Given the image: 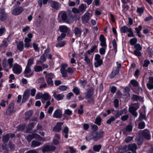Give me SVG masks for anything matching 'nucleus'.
Wrapping results in <instances>:
<instances>
[{
  "mask_svg": "<svg viewBox=\"0 0 153 153\" xmlns=\"http://www.w3.org/2000/svg\"><path fill=\"white\" fill-rule=\"evenodd\" d=\"M34 124L33 123H29L27 127V130H31L34 127Z\"/></svg>",
  "mask_w": 153,
  "mask_h": 153,
  "instance_id": "a19ab883",
  "label": "nucleus"
},
{
  "mask_svg": "<svg viewBox=\"0 0 153 153\" xmlns=\"http://www.w3.org/2000/svg\"><path fill=\"white\" fill-rule=\"evenodd\" d=\"M136 142L138 145H140L143 143V140L141 137H137L136 138Z\"/></svg>",
  "mask_w": 153,
  "mask_h": 153,
  "instance_id": "58836bf2",
  "label": "nucleus"
},
{
  "mask_svg": "<svg viewBox=\"0 0 153 153\" xmlns=\"http://www.w3.org/2000/svg\"><path fill=\"white\" fill-rule=\"evenodd\" d=\"M34 69L36 72H40L42 71V67L40 66H35Z\"/></svg>",
  "mask_w": 153,
  "mask_h": 153,
  "instance_id": "c9c22d12",
  "label": "nucleus"
},
{
  "mask_svg": "<svg viewBox=\"0 0 153 153\" xmlns=\"http://www.w3.org/2000/svg\"><path fill=\"white\" fill-rule=\"evenodd\" d=\"M73 91L76 95H78L79 94V90L77 87H74Z\"/></svg>",
  "mask_w": 153,
  "mask_h": 153,
  "instance_id": "49530a36",
  "label": "nucleus"
},
{
  "mask_svg": "<svg viewBox=\"0 0 153 153\" xmlns=\"http://www.w3.org/2000/svg\"><path fill=\"white\" fill-rule=\"evenodd\" d=\"M2 65L4 68H6L8 66V65L7 63V60L6 59H4L2 61Z\"/></svg>",
  "mask_w": 153,
  "mask_h": 153,
  "instance_id": "3c124183",
  "label": "nucleus"
},
{
  "mask_svg": "<svg viewBox=\"0 0 153 153\" xmlns=\"http://www.w3.org/2000/svg\"><path fill=\"white\" fill-rule=\"evenodd\" d=\"M119 70L118 68H114L112 70L111 73L110 75V78H113L119 73Z\"/></svg>",
  "mask_w": 153,
  "mask_h": 153,
  "instance_id": "f3484780",
  "label": "nucleus"
},
{
  "mask_svg": "<svg viewBox=\"0 0 153 153\" xmlns=\"http://www.w3.org/2000/svg\"><path fill=\"white\" fill-rule=\"evenodd\" d=\"M14 103L12 102L8 106V107L6 110L5 114L7 115H11L13 114L15 111L14 110Z\"/></svg>",
  "mask_w": 153,
  "mask_h": 153,
  "instance_id": "39448f33",
  "label": "nucleus"
},
{
  "mask_svg": "<svg viewBox=\"0 0 153 153\" xmlns=\"http://www.w3.org/2000/svg\"><path fill=\"white\" fill-rule=\"evenodd\" d=\"M115 120V118L114 117H112L107 120L106 123L107 124H110L112 122L114 121Z\"/></svg>",
  "mask_w": 153,
  "mask_h": 153,
  "instance_id": "69168bd1",
  "label": "nucleus"
},
{
  "mask_svg": "<svg viewBox=\"0 0 153 153\" xmlns=\"http://www.w3.org/2000/svg\"><path fill=\"white\" fill-rule=\"evenodd\" d=\"M102 121V119L100 117L97 116L94 122V123L97 124L98 126H100L101 125V122Z\"/></svg>",
  "mask_w": 153,
  "mask_h": 153,
  "instance_id": "c85d7f7f",
  "label": "nucleus"
},
{
  "mask_svg": "<svg viewBox=\"0 0 153 153\" xmlns=\"http://www.w3.org/2000/svg\"><path fill=\"white\" fill-rule=\"evenodd\" d=\"M101 145L100 144L94 145L93 147V149L95 152H99L101 148Z\"/></svg>",
  "mask_w": 153,
  "mask_h": 153,
  "instance_id": "bb28decb",
  "label": "nucleus"
},
{
  "mask_svg": "<svg viewBox=\"0 0 153 153\" xmlns=\"http://www.w3.org/2000/svg\"><path fill=\"white\" fill-rule=\"evenodd\" d=\"M131 83L134 87H137L138 85V83L136 80L134 79L131 80Z\"/></svg>",
  "mask_w": 153,
  "mask_h": 153,
  "instance_id": "a18cd8bd",
  "label": "nucleus"
},
{
  "mask_svg": "<svg viewBox=\"0 0 153 153\" xmlns=\"http://www.w3.org/2000/svg\"><path fill=\"white\" fill-rule=\"evenodd\" d=\"M139 108L138 104L137 103H134L129 108L128 111L133 116L136 117L137 115V113L136 111Z\"/></svg>",
  "mask_w": 153,
  "mask_h": 153,
  "instance_id": "f03ea898",
  "label": "nucleus"
},
{
  "mask_svg": "<svg viewBox=\"0 0 153 153\" xmlns=\"http://www.w3.org/2000/svg\"><path fill=\"white\" fill-rule=\"evenodd\" d=\"M24 11L23 7L20 6L14 9L12 11V13L14 16H17L21 14Z\"/></svg>",
  "mask_w": 153,
  "mask_h": 153,
  "instance_id": "423d86ee",
  "label": "nucleus"
},
{
  "mask_svg": "<svg viewBox=\"0 0 153 153\" xmlns=\"http://www.w3.org/2000/svg\"><path fill=\"white\" fill-rule=\"evenodd\" d=\"M65 44V41H60L56 44V47H62L64 46Z\"/></svg>",
  "mask_w": 153,
  "mask_h": 153,
  "instance_id": "c756f323",
  "label": "nucleus"
},
{
  "mask_svg": "<svg viewBox=\"0 0 153 153\" xmlns=\"http://www.w3.org/2000/svg\"><path fill=\"white\" fill-rule=\"evenodd\" d=\"M137 148V146L135 143H131L128 146V149L131 151L132 152L136 151Z\"/></svg>",
  "mask_w": 153,
  "mask_h": 153,
  "instance_id": "a211bd4d",
  "label": "nucleus"
},
{
  "mask_svg": "<svg viewBox=\"0 0 153 153\" xmlns=\"http://www.w3.org/2000/svg\"><path fill=\"white\" fill-rule=\"evenodd\" d=\"M59 29L62 33H67L70 31V29L65 25H61L59 27Z\"/></svg>",
  "mask_w": 153,
  "mask_h": 153,
  "instance_id": "4468645a",
  "label": "nucleus"
},
{
  "mask_svg": "<svg viewBox=\"0 0 153 153\" xmlns=\"http://www.w3.org/2000/svg\"><path fill=\"white\" fill-rule=\"evenodd\" d=\"M30 91V90L29 89L26 90L25 91L22 101V103L25 102L27 100V99L29 97V93Z\"/></svg>",
  "mask_w": 153,
  "mask_h": 153,
  "instance_id": "f8f14e48",
  "label": "nucleus"
},
{
  "mask_svg": "<svg viewBox=\"0 0 153 153\" xmlns=\"http://www.w3.org/2000/svg\"><path fill=\"white\" fill-rule=\"evenodd\" d=\"M134 47L136 48L135 50L140 51L142 49V47L139 44H135L134 45Z\"/></svg>",
  "mask_w": 153,
  "mask_h": 153,
  "instance_id": "bf43d9fd",
  "label": "nucleus"
},
{
  "mask_svg": "<svg viewBox=\"0 0 153 153\" xmlns=\"http://www.w3.org/2000/svg\"><path fill=\"white\" fill-rule=\"evenodd\" d=\"M49 98V95L48 93H45L43 94L42 99L45 100H47Z\"/></svg>",
  "mask_w": 153,
  "mask_h": 153,
  "instance_id": "ea45409f",
  "label": "nucleus"
},
{
  "mask_svg": "<svg viewBox=\"0 0 153 153\" xmlns=\"http://www.w3.org/2000/svg\"><path fill=\"white\" fill-rule=\"evenodd\" d=\"M100 56L99 54L95 55L94 65L96 68L100 66L103 64V60L100 59Z\"/></svg>",
  "mask_w": 153,
  "mask_h": 153,
  "instance_id": "20e7f679",
  "label": "nucleus"
},
{
  "mask_svg": "<svg viewBox=\"0 0 153 153\" xmlns=\"http://www.w3.org/2000/svg\"><path fill=\"white\" fill-rule=\"evenodd\" d=\"M84 56L85 57L84 60L85 61V63H86V64L88 66H90L91 64V61L90 59L88 58V55L86 53H85Z\"/></svg>",
  "mask_w": 153,
  "mask_h": 153,
  "instance_id": "412c9836",
  "label": "nucleus"
},
{
  "mask_svg": "<svg viewBox=\"0 0 153 153\" xmlns=\"http://www.w3.org/2000/svg\"><path fill=\"white\" fill-rule=\"evenodd\" d=\"M8 45V44L7 42L6 41L3 40L2 42V43L0 45V49L3 46H4L6 48L7 46Z\"/></svg>",
  "mask_w": 153,
  "mask_h": 153,
  "instance_id": "6e6d98bb",
  "label": "nucleus"
},
{
  "mask_svg": "<svg viewBox=\"0 0 153 153\" xmlns=\"http://www.w3.org/2000/svg\"><path fill=\"white\" fill-rule=\"evenodd\" d=\"M128 118V116L127 115H125L121 116V119L123 121H125L127 120Z\"/></svg>",
  "mask_w": 153,
  "mask_h": 153,
  "instance_id": "774afa93",
  "label": "nucleus"
},
{
  "mask_svg": "<svg viewBox=\"0 0 153 153\" xmlns=\"http://www.w3.org/2000/svg\"><path fill=\"white\" fill-rule=\"evenodd\" d=\"M56 147L53 145H47L43 147L42 151L43 153L46 152L54 151L56 149Z\"/></svg>",
  "mask_w": 153,
  "mask_h": 153,
  "instance_id": "1a4fd4ad",
  "label": "nucleus"
},
{
  "mask_svg": "<svg viewBox=\"0 0 153 153\" xmlns=\"http://www.w3.org/2000/svg\"><path fill=\"white\" fill-rule=\"evenodd\" d=\"M90 13L88 12H86L82 17L81 19L83 24L87 23L90 19Z\"/></svg>",
  "mask_w": 153,
  "mask_h": 153,
  "instance_id": "0eeeda50",
  "label": "nucleus"
},
{
  "mask_svg": "<svg viewBox=\"0 0 153 153\" xmlns=\"http://www.w3.org/2000/svg\"><path fill=\"white\" fill-rule=\"evenodd\" d=\"M17 49L19 50L22 51L24 48V44L23 42L21 41L18 43L17 45Z\"/></svg>",
  "mask_w": 153,
  "mask_h": 153,
  "instance_id": "b1692460",
  "label": "nucleus"
},
{
  "mask_svg": "<svg viewBox=\"0 0 153 153\" xmlns=\"http://www.w3.org/2000/svg\"><path fill=\"white\" fill-rule=\"evenodd\" d=\"M134 138L133 137L131 136H128L125 139V141L128 143L131 141Z\"/></svg>",
  "mask_w": 153,
  "mask_h": 153,
  "instance_id": "4d7b16f0",
  "label": "nucleus"
},
{
  "mask_svg": "<svg viewBox=\"0 0 153 153\" xmlns=\"http://www.w3.org/2000/svg\"><path fill=\"white\" fill-rule=\"evenodd\" d=\"M129 33L128 34V36L129 37H134L135 35L133 33V32L132 31V29L130 28V29L128 31Z\"/></svg>",
  "mask_w": 153,
  "mask_h": 153,
  "instance_id": "864d4df0",
  "label": "nucleus"
},
{
  "mask_svg": "<svg viewBox=\"0 0 153 153\" xmlns=\"http://www.w3.org/2000/svg\"><path fill=\"white\" fill-rule=\"evenodd\" d=\"M41 144V143L39 141L33 140L32 142V145L33 147L37 146Z\"/></svg>",
  "mask_w": 153,
  "mask_h": 153,
  "instance_id": "2f4dec72",
  "label": "nucleus"
},
{
  "mask_svg": "<svg viewBox=\"0 0 153 153\" xmlns=\"http://www.w3.org/2000/svg\"><path fill=\"white\" fill-rule=\"evenodd\" d=\"M40 137V135L37 134L33 133L28 135L26 137L27 140L30 142L33 138Z\"/></svg>",
  "mask_w": 153,
  "mask_h": 153,
  "instance_id": "ddd939ff",
  "label": "nucleus"
},
{
  "mask_svg": "<svg viewBox=\"0 0 153 153\" xmlns=\"http://www.w3.org/2000/svg\"><path fill=\"white\" fill-rule=\"evenodd\" d=\"M141 134L143 137L147 140H149L151 138L150 131L148 129H145L142 131Z\"/></svg>",
  "mask_w": 153,
  "mask_h": 153,
  "instance_id": "6e6552de",
  "label": "nucleus"
},
{
  "mask_svg": "<svg viewBox=\"0 0 153 153\" xmlns=\"http://www.w3.org/2000/svg\"><path fill=\"white\" fill-rule=\"evenodd\" d=\"M104 134V132L103 131H100L95 133L92 132V139L94 141H97L103 137Z\"/></svg>",
  "mask_w": 153,
  "mask_h": 153,
  "instance_id": "f257e3e1",
  "label": "nucleus"
},
{
  "mask_svg": "<svg viewBox=\"0 0 153 153\" xmlns=\"http://www.w3.org/2000/svg\"><path fill=\"white\" fill-rule=\"evenodd\" d=\"M30 67L26 66L25 70L23 73L24 74H28L31 72V70Z\"/></svg>",
  "mask_w": 153,
  "mask_h": 153,
  "instance_id": "c03bdc74",
  "label": "nucleus"
},
{
  "mask_svg": "<svg viewBox=\"0 0 153 153\" xmlns=\"http://www.w3.org/2000/svg\"><path fill=\"white\" fill-rule=\"evenodd\" d=\"M137 12L139 14H142L143 13L144 11L143 8L142 7H137Z\"/></svg>",
  "mask_w": 153,
  "mask_h": 153,
  "instance_id": "0e129e2a",
  "label": "nucleus"
},
{
  "mask_svg": "<svg viewBox=\"0 0 153 153\" xmlns=\"http://www.w3.org/2000/svg\"><path fill=\"white\" fill-rule=\"evenodd\" d=\"M145 126V123L143 122L140 123L138 124V128L140 129H142L144 128Z\"/></svg>",
  "mask_w": 153,
  "mask_h": 153,
  "instance_id": "09e8293b",
  "label": "nucleus"
},
{
  "mask_svg": "<svg viewBox=\"0 0 153 153\" xmlns=\"http://www.w3.org/2000/svg\"><path fill=\"white\" fill-rule=\"evenodd\" d=\"M74 31L75 35L80 36L82 33L80 28L76 27L74 30Z\"/></svg>",
  "mask_w": 153,
  "mask_h": 153,
  "instance_id": "6ab92c4d",
  "label": "nucleus"
},
{
  "mask_svg": "<svg viewBox=\"0 0 153 153\" xmlns=\"http://www.w3.org/2000/svg\"><path fill=\"white\" fill-rule=\"evenodd\" d=\"M7 61L8 65H9V68H12L13 66V58H9L8 59Z\"/></svg>",
  "mask_w": 153,
  "mask_h": 153,
  "instance_id": "7c9ffc66",
  "label": "nucleus"
},
{
  "mask_svg": "<svg viewBox=\"0 0 153 153\" xmlns=\"http://www.w3.org/2000/svg\"><path fill=\"white\" fill-rule=\"evenodd\" d=\"M63 124V123H58L53 128L54 131L56 132H59L60 131L62 128L61 126Z\"/></svg>",
  "mask_w": 153,
  "mask_h": 153,
  "instance_id": "dca6fc26",
  "label": "nucleus"
},
{
  "mask_svg": "<svg viewBox=\"0 0 153 153\" xmlns=\"http://www.w3.org/2000/svg\"><path fill=\"white\" fill-rule=\"evenodd\" d=\"M62 116V112L59 109L55 110L53 113V116L55 118H59Z\"/></svg>",
  "mask_w": 153,
  "mask_h": 153,
  "instance_id": "2eb2a0df",
  "label": "nucleus"
},
{
  "mask_svg": "<svg viewBox=\"0 0 153 153\" xmlns=\"http://www.w3.org/2000/svg\"><path fill=\"white\" fill-rule=\"evenodd\" d=\"M7 17V14L5 12L3 8H0V20L2 21H4Z\"/></svg>",
  "mask_w": 153,
  "mask_h": 153,
  "instance_id": "9d476101",
  "label": "nucleus"
},
{
  "mask_svg": "<svg viewBox=\"0 0 153 153\" xmlns=\"http://www.w3.org/2000/svg\"><path fill=\"white\" fill-rule=\"evenodd\" d=\"M126 131L127 132H131L132 130V126L131 125H127L125 129Z\"/></svg>",
  "mask_w": 153,
  "mask_h": 153,
  "instance_id": "37998d69",
  "label": "nucleus"
},
{
  "mask_svg": "<svg viewBox=\"0 0 153 153\" xmlns=\"http://www.w3.org/2000/svg\"><path fill=\"white\" fill-rule=\"evenodd\" d=\"M93 93L91 89L89 90L85 94V98L88 99L92 97Z\"/></svg>",
  "mask_w": 153,
  "mask_h": 153,
  "instance_id": "4be33fe9",
  "label": "nucleus"
},
{
  "mask_svg": "<svg viewBox=\"0 0 153 153\" xmlns=\"http://www.w3.org/2000/svg\"><path fill=\"white\" fill-rule=\"evenodd\" d=\"M50 48H48L44 51V53L42 54L45 57L49 55V53L50 52Z\"/></svg>",
  "mask_w": 153,
  "mask_h": 153,
  "instance_id": "052dcab7",
  "label": "nucleus"
},
{
  "mask_svg": "<svg viewBox=\"0 0 153 153\" xmlns=\"http://www.w3.org/2000/svg\"><path fill=\"white\" fill-rule=\"evenodd\" d=\"M33 114V112L31 110L28 111L25 113V120H27L30 118Z\"/></svg>",
  "mask_w": 153,
  "mask_h": 153,
  "instance_id": "aec40b11",
  "label": "nucleus"
},
{
  "mask_svg": "<svg viewBox=\"0 0 153 153\" xmlns=\"http://www.w3.org/2000/svg\"><path fill=\"white\" fill-rule=\"evenodd\" d=\"M107 47H103L101 48L99 50V53L101 55H104L105 52Z\"/></svg>",
  "mask_w": 153,
  "mask_h": 153,
  "instance_id": "4c0bfd02",
  "label": "nucleus"
},
{
  "mask_svg": "<svg viewBox=\"0 0 153 153\" xmlns=\"http://www.w3.org/2000/svg\"><path fill=\"white\" fill-rule=\"evenodd\" d=\"M59 88L60 91H64L66 90L67 88V87L65 85L59 86Z\"/></svg>",
  "mask_w": 153,
  "mask_h": 153,
  "instance_id": "e2e57ef3",
  "label": "nucleus"
},
{
  "mask_svg": "<svg viewBox=\"0 0 153 153\" xmlns=\"http://www.w3.org/2000/svg\"><path fill=\"white\" fill-rule=\"evenodd\" d=\"M60 71L63 77H65L67 76V71L65 68H61Z\"/></svg>",
  "mask_w": 153,
  "mask_h": 153,
  "instance_id": "473e14b6",
  "label": "nucleus"
},
{
  "mask_svg": "<svg viewBox=\"0 0 153 153\" xmlns=\"http://www.w3.org/2000/svg\"><path fill=\"white\" fill-rule=\"evenodd\" d=\"M68 18L67 15L65 12L63 13L61 15L62 20L64 22H67L66 21Z\"/></svg>",
  "mask_w": 153,
  "mask_h": 153,
  "instance_id": "72a5a7b5",
  "label": "nucleus"
},
{
  "mask_svg": "<svg viewBox=\"0 0 153 153\" xmlns=\"http://www.w3.org/2000/svg\"><path fill=\"white\" fill-rule=\"evenodd\" d=\"M140 98H141V97L138 96L136 94H133L131 99L134 101H137L138 100H139Z\"/></svg>",
  "mask_w": 153,
  "mask_h": 153,
  "instance_id": "5fc2aeb1",
  "label": "nucleus"
},
{
  "mask_svg": "<svg viewBox=\"0 0 153 153\" xmlns=\"http://www.w3.org/2000/svg\"><path fill=\"white\" fill-rule=\"evenodd\" d=\"M134 54L137 56H140L141 55V52L139 51L134 50Z\"/></svg>",
  "mask_w": 153,
  "mask_h": 153,
  "instance_id": "338daca9",
  "label": "nucleus"
},
{
  "mask_svg": "<svg viewBox=\"0 0 153 153\" xmlns=\"http://www.w3.org/2000/svg\"><path fill=\"white\" fill-rule=\"evenodd\" d=\"M148 52L149 55L150 57H152L153 55V51L152 48L150 47H149L147 48Z\"/></svg>",
  "mask_w": 153,
  "mask_h": 153,
  "instance_id": "8fccbe9b",
  "label": "nucleus"
},
{
  "mask_svg": "<svg viewBox=\"0 0 153 153\" xmlns=\"http://www.w3.org/2000/svg\"><path fill=\"white\" fill-rule=\"evenodd\" d=\"M34 59L33 58H31L28 59V62L27 66L31 67L33 63Z\"/></svg>",
  "mask_w": 153,
  "mask_h": 153,
  "instance_id": "e433bc0d",
  "label": "nucleus"
},
{
  "mask_svg": "<svg viewBox=\"0 0 153 153\" xmlns=\"http://www.w3.org/2000/svg\"><path fill=\"white\" fill-rule=\"evenodd\" d=\"M12 68L13 72L16 74H20L22 71L21 66L17 63L14 64Z\"/></svg>",
  "mask_w": 153,
  "mask_h": 153,
  "instance_id": "7ed1b4c3",
  "label": "nucleus"
},
{
  "mask_svg": "<svg viewBox=\"0 0 153 153\" xmlns=\"http://www.w3.org/2000/svg\"><path fill=\"white\" fill-rule=\"evenodd\" d=\"M137 42V39L136 38L131 39L130 40V44L132 45H135Z\"/></svg>",
  "mask_w": 153,
  "mask_h": 153,
  "instance_id": "79ce46f5",
  "label": "nucleus"
},
{
  "mask_svg": "<svg viewBox=\"0 0 153 153\" xmlns=\"http://www.w3.org/2000/svg\"><path fill=\"white\" fill-rule=\"evenodd\" d=\"M112 43L113 48V50L115 53H116L117 52V44L115 39L113 40Z\"/></svg>",
  "mask_w": 153,
  "mask_h": 153,
  "instance_id": "cd10ccee",
  "label": "nucleus"
},
{
  "mask_svg": "<svg viewBox=\"0 0 153 153\" xmlns=\"http://www.w3.org/2000/svg\"><path fill=\"white\" fill-rule=\"evenodd\" d=\"M7 134L3 136L2 140L4 143H7L9 139V137Z\"/></svg>",
  "mask_w": 153,
  "mask_h": 153,
  "instance_id": "f704fd0d",
  "label": "nucleus"
},
{
  "mask_svg": "<svg viewBox=\"0 0 153 153\" xmlns=\"http://www.w3.org/2000/svg\"><path fill=\"white\" fill-rule=\"evenodd\" d=\"M46 79L48 84L50 86H52L53 85V82L51 78L46 77Z\"/></svg>",
  "mask_w": 153,
  "mask_h": 153,
  "instance_id": "a878e982",
  "label": "nucleus"
},
{
  "mask_svg": "<svg viewBox=\"0 0 153 153\" xmlns=\"http://www.w3.org/2000/svg\"><path fill=\"white\" fill-rule=\"evenodd\" d=\"M46 58L43 54L40 56L39 61L41 63H43L45 62L46 60Z\"/></svg>",
  "mask_w": 153,
  "mask_h": 153,
  "instance_id": "13d9d810",
  "label": "nucleus"
},
{
  "mask_svg": "<svg viewBox=\"0 0 153 153\" xmlns=\"http://www.w3.org/2000/svg\"><path fill=\"white\" fill-rule=\"evenodd\" d=\"M53 96L56 100H58L62 99L64 97V95L62 94H58L57 95L55 94H53Z\"/></svg>",
  "mask_w": 153,
  "mask_h": 153,
  "instance_id": "393cba45",
  "label": "nucleus"
},
{
  "mask_svg": "<svg viewBox=\"0 0 153 153\" xmlns=\"http://www.w3.org/2000/svg\"><path fill=\"white\" fill-rule=\"evenodd\" d=\"M130 28H128L126 25L122 27L120 29V32L121 33H125L128 32Z\"/></svg>",
  "mask_w": 153,
  "mask_h": 153,
  "instance_id": "5701e85b",
  "label": "nucleus"
},
{
  "mask_svg": "<svg viewBox=\"0 0 153 153\" xmlns=\"http://www.w3.org/2000/svg\"><path fill=\"white\" fill-rule=\"evenodd\" d=\"M146 118V115L140 113L139 119L140 121H141L143 119H145Z\"/></svg>",
  "mask_w": 153,
  "mask_h": 153,
  "instance_id": "603ef678",
  "label": "nucleus"
},
{
  "mask_svg": "<svg viewBox=\"0 0 153 153\" xmlns=\"http://www.w3.org/2000/svg\"><path fill=\"white\" fill-rule=\"evenodd\" d=\"M42 95L43 94L42 93L39 92L37 93L35 97L36 99L37 100L42 98Z\"/></svg>",
  "mask_w": 153,
  "mask_h": 153,
  "instance_id": "680f3d73",
  "label": "nucleus"
},
{
  "mask_svg": "<svg viewBox=\"0 0 153 153\" xmlns=\"http://www.w3.org/2000/svg\"><path fill=\"white\" fill-rule=\"evenodd\" d=\"M50 3L51 7L56 10H58L60 7L59 4L57 2L51 1Z\"/></svg>",
  "mask_w": 153,
  "mask_h": 153,
  "instance_id": "9b49d317",
  "label": "nucleus"
},
{
  "mask_svg": "<svg viewBox=\"0 0 153 153\" xmlns=\"http://www.w3.org/2000/svg\"><path fill=\"white\" fill-rule=\"evenodd\" d=\"M79 12H82V13H83L85 11V9L84 6L83 4H81L79 6Z\"/></svg>",
  "mask_w": 153,
  "mask_h": 153,
  "instance_id": "de8ad7c7",
  "label": "nucleus"
}]
</instances>
